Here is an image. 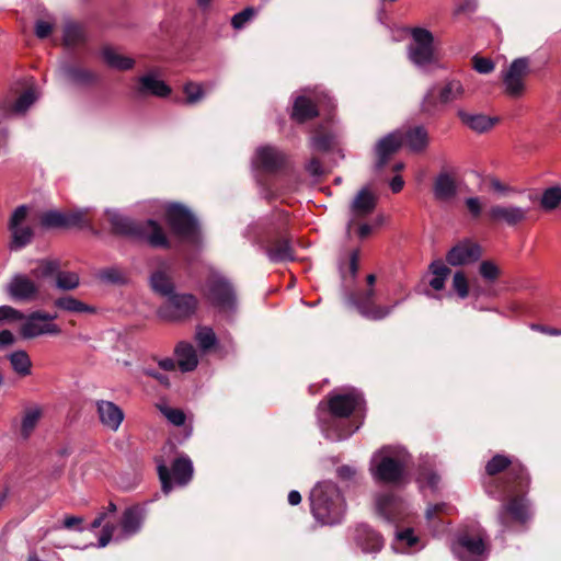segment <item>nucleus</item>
I'll return each mask as SVG.
<instances>
[{
	"instance_id": "f257e3e1",
	"label": "nucleus",
	"mask_w": 561,
	"mask_h": 561,
	"mask_svg": "<svg viewBox=\"0 0 561 561\" xmlns=\"http://www.w3.org/2000/svg\"><path fill=\"white\" fill-rule=\"evenodd\" d=\"M311 511L322 524L339 523L345 512V503L337 486L329 481L318 483L310 493Z\"/></svg>"
},
{
	"instance_id": "f03ea898",
	"label": "nucleus",
	"mask_w": 561,
	"mask_h": 561,
	"mask_svg": "<svg viewBox=\"0 0 561 561\" xmlns=\"http://www.w3.org/2000/svg\"><path fill=\"white\" fill-rule=\"evenodd\" d=\"M113 230L119 234H129L146 240L150 245L168 247V239L161 226L154 220H147L142 225H136L117 211H106Z\"/></svg>"
},
{
	"instance_id": "7ed1b4c3",
	"label": "nucleus",
	"mask_w": 561,
	"mask_h": 561,
	"mask_svg": "<svg viewBox=\"0 0 561 561\" xmlns=\"http://www.w3.org/2000/svg\"><path fill=\"white\" fill-rule=\"evenodd\" d=\"M204 297L220 311L233 312L237 309L238 298L234 286L219 272H211L207 277Z\"/></svg>"
},
{
	"instance_id": "20e7f679",
	"label": "nucleus",
	"mask_w": 561,
	"mask_h": 561,
	"mask_svg": "<svg viewBox=\"0 0 561 561\" xmlns=\"http://www.w3.org/2000/svg\"><path fill=\"white\" fill-rule=\"evenodd\" d=\"M369 471L376 482L397 484L404 477L405 463L401 457L392 456L389 448H382L373 456Z\"/></svg>"
},
{
	"instance_id": "39448f33",
	"label": "nucleus",
	"mask_w": 561,
	"mask_h": 561,
	"mask_svg": "<svg viewBox=\"0 0 561 561\" xmlns=\"http://www.w3.org/2000/svg\"><path fill=\"white\" fill-rule=\"evenodd\" d=\"M465 88L457 79L446 80L440 87L433 85L421 102V111L427 115L438 113L445 105L462 99Z\"/></svg>"
},
{
	"instance_id": "423d86ee",
	"label": "nucleus",
	"mask_w": 561,
	"mask_h": 561,
	"mask_svg": "<svg viewBox=\"0 0 561 561\" xmlns=\"http://www.w3.org/2000/svg\"><path fill=\"white\" fill-rule=\"evenodd\" d=\"M412 41L408 47L409 59L416 67L423 68L436 62L433 34L422 27L411 31Z\"/></svg>"
},
{
	"instance_id": "0eeeda50",
	"label": "nucleus",
	"mask_w": 561,
	"mask_h": 561,
	"mask_svg": "<svg viewBox=\"0 0 561 561\" xmlns=\"http://www.w3.org/2000/svg\"><path fill=\"white\" fill-rule=\"evenodd\" d=\"M142 520L144 516L138 507L133 506L126 508L121 520V533L115 535L116 526L110 523L105 524L98 546L103 548L107 546L113 538L121 540L137 534L141 528Z\"/></svg>"
},
{
	"instance_id": "6e6552de",
	"label": "nucleus",
	"mask_w": 561,
	"mask_h": 561,
	"mask_svg": "<svg viewBox=\"0 0 561 561\" xmlns=\"http://www.w3.org/2000/svg\"><path fill=\"white\" fill-rule=\"evenodd\" d=\"M57 314L34 311L22 320L20 334L24 339H35L42 335L56 336L61 333L60 327L55 323Z\"/></svg>"
},
{
	"instance_id": "1a4fd4ad",
	"label": "nucleus",
	"mask_w": 561,
	"mask_h": 561,
	"mask_svg": "<svg viewBox=\"0 0 561 561\" xmlns=\"http://www.w3.org/2000/svg\"><path fill=\"white\" fill-rule=\"evenodd\" d=\"M529 72V59L527 57L514 59L506 71L503 72L504 92L511 98H522L526 92L525 81Z\"/></svg>"
},
{
	"instance_id": "9d476101",
	"label": "nucleus",
	"mask_w": 561,
	"mask_h": 561,
	"mask_svg": "<svg viewBox=\"0 0 561 561\" xmlns=\"http://www.w3.org/2000/svg\"><path fill=\"white\" fill-rule=\"evenodd\" d=\"M198 307V299L192 294H172L159 316L165 320H182L192 317Z\"/></svg>"
},
{
	"instance_id": "9b49d317",
	"label": "nucleus",
	"mask_w": 561,
	"mask_h": 561,
	"mask_svg": "<svg viewBox=\"0 0 561 561\" xmlns=\"http://www.w3.org/2000/svg\"><path fill=\"white\" fill-rule=\"evenodd\" d=\"M5 291L12 301L28 304L39 297V285L28 275L18 273L7 284Z\"/></svg>"
},
{
	"instance_id": "f8f14e48",
	"label": "nucleus",
	"mask_w": 561,
	"mask_h": 561,
	"mask_svg": "<svg viewBox=\"0 0 561 561\" xmlns=\"http://www.w3.org/2000/svg\"><path fill=\"white\" fill-rule=\"evenodd\" d=\"M28 209L26 206H19L12 214L9 222L11 232L10 249L13 251L21 250L27 245L33 238L32 228L25 224Z\"/></svg>"
},
{
	"instance_id": "ddd939ff",
	"label": "nucleus",
	"mask_w": 561,
	"mask_h": 561,
	"mask_svg": "<svg viewBox=\"0 0 561 561\" xmlns=\"http://www.w3.org/2000/svg\"><path fill=\"white\" fill-rule=\"evenodd\" d=\"M167 219L173 232L182 238H194L197 231V222L193 215L183 206L169 205Z\"/></svg>"
},
{
	"instance_id": "4468645a",
	"label": "nucleus",
	"mask_w": 561,
	"mask_h": 561,
	"mask_svg": "<svg viewBox=\"0 0 561 561\" xmlns=\"http://www.w3.org/2000/svg\"><path fill=\"white\" fill-rule=\"evenodd\" d=\"M453 551L460 561H485L486 549L481 535H460L453 546Z\"/></svg>"
},
{
	"instance_id": "2eb2a0df",
	"label": "nucleus",
	"mask_w": 561,
	"mask_h": 561,
	"mask_svg": "<svg viewBox=\"0 0 561 561\" xmlns=\"http://www.w3.org/2000/svg\"><path fill=\"white\" fill-rule=\"evenodd\" d=\"M482 255L480 244L472 239L457 241L446 253V262L451 266L470 265Z\"/></svg>"
},
{
	"instance_id": "dca6fc26",
	"label": "nucleus",
	"mask_w": 561,
	"mask_h": 561,
	"mask_svg": "<svg viewBox=\"0 0 561 561\" xmlns=\"http://www.w3.org/2000/svg\"><path fill=\"white\" fill-rule=\"evenodd\" d=\"M377 196L367 187L362 188L355 195L350 207V219L347 222V232H352L353 226L357 220H364L376 207Z\"/></svg>"
},
{
	"instance_id": "f3484780",
	"label": "nucleus",
	"mask_w": 561,
	"mask_h": 561,
	"mask_svg": "<svg viewBox=\"0 0 561 561\" xmlns=\"http://www.w3.org/2000/svg\"><path fill=\"white\" fill-rule=\"evenodd\" d=\"M529 208L516 205L497 204L490 207L488 217L495 224L514 227L527 220Z\"/></svg>"
},
{
	"instance_id": "a211bd4d",
	"label": "nucleus",
	"mask_w": 561,
	"mask_h": 561,
	"mask_svg": "<svg viewBox=\"0 0 561 561\" xmlns=\"http://www.w3.org/2000/svg\"><path fill=\"white\" fill-rule=\"evenodd\" d=\"M364 400L362 394L352 390L346 393L333 394L329 400L330 412L336 417H347L354 411L360 409Z\"/></svg>"
},
{
	"instance_id": "6ab92c4d",
	"label": "nucleus",
	"mask_w": 561,
	"mask_h": 561,
	"mask_svg": "<svg viewBox=\"0 0 561 561\" xmlns=\"http://www.w3.org/2000/svg\"><path fill=\"white\" fill-rule=\"evenodd\" d=\"M376 512L387 522H398L402 517L404 503L392 492L380 493L375 500Z\"/></svg>"
},
{
	"instance_id": "aec40b11",
	"label": "nucleus",
	"mask_w": 561,
	"mask_h": 561,
	"mask_svg": "<svg viewBox=\"0 0 561 561\" xmlns=\"http://www.w3.org/2000/svg\"><path fill=\"white\" fill-rule=\"evenodd\" d=\"M375 289L368 288L366 291L351 297L352 302L358 311L367 318L379 320L390 313L389 308L377 307L374 305Z\"/></svg>"
},
{
	"instance_id": "412c9836",
	"label": "nucleus",
	"mask_w": 561,
	"mask_h": 561,
	"mask_svg": "<svg viewBox=\"0 0 561 561\" xmlns=\"http://www.w3.org/2000/svg\"><path fill=\"white\" fill-rule=\"evenodd\" d=\"M285 163V154L276 147L262 146L256 149L253 164L266 172H274Z\"/></svg>"
},
{
	"instance_id": "4be33fe9",
	"label": "nucleus",
	"mask_w": 561,
	"mask_h": 561,
	"mask_svg": "<svg viewBox=\"0 0 561 561\" xmlns=\"http://www.w3.org/2000/svg\"><path fill=\"white\" fill-rule=\"evenodd\" d=\"M136 92L138 95H154L165 98L171 93V89L154 72H148L137 80Z\"/></svg>"
},
{
	"instance_id": "5701e85b",
	"label": "nucleus",
	"mask_w": 561,
	"mask_h": 561,
	"mask_svg": "<svg viewBox=\"0 0 561 561\" xmlns=\"http://www.w3.org/2000/svg\"><path fill=\"white\" fill-rule=\"evenodd\" d=\"M403 144V133L393 131L381 138L376 145L377 169H381L388 161L389 157L397 152Z\"/></svg>"
},
{
	"instance_id": "b1692460",
	"label": "nucleus",
	"mask_w": 561,
	"mask_h": 561,
	"mask_svg": "<svg viewBox=\"0 0 561 561\" xmlns=\"http://www.w3.org/2000/svg\"><path fill=\"white\" fill-rule=\"evenodd\" d=\"M96 408L102 425L113 432H116L124 420V412L122 409L114 402L105 400L98 401Z\"/></svg>"
},
{
	"instance_id": "393cba45",
	"label": "nucleus",
	"mask_w": 561,
	"mask_h": 561,
	"mask_svg": "<svg viewBox=\"0 0 561 561\" xmlns=\"http://www.w3.org/2000/svg\"><path fill=\"white\" fill-rule=\"evenodd\" d=\"M458 117L461 123L476 133H485L492 129L500 118L496 116H488L482 113H468L463 110L458 111Z\"/></svg>"
},
{
	"instance_id": "a878e982",
	"label": "nucleus",
	"mask_w": 561,
	"mask_h": 561,
	"mask_svg": "<svg viewBox=\"0 0 561 561\" xmlns=\"http://www.w3.org/2000/svg\"><path fill=\"white\" fill-rule=\"evenodd\" d=\"M176 364L181 371H192L198 365V356L195 347L186 342H181L174 350Z\"/></svg>"
},
{
	"instance_id": "bb28decb",
	"label": "nucleus",
	"mask_w": 561,
	"mask_h": 561,
	"mask_svg": "<svg viewBox=\"0 0 561 561\" xmlns=\"http://www.w3.org/2000/svg\"><path fill=\"white\" fill-rule=\"evenodd\" d=\"M434 196L438 201H449L457 194V185L455 179L448 173H439L434 182Z\"/></svg>"
},
{
	"instance_id": "cd10ccee",
	"label": "nucleus",
	"mask_w": 561,
	"mask_h": 561,
	"mask_svg": "<svg viewBox=\"0 0 561 561\" xmlns=\"http://www.w3.org/2000/svg\"><path fill=\"white\" fill-rule=\"evenodd\" d=\"M150 286L152 290L165 298L174 294V284L172 277L165 268L153 272L150 276Z\"/></svg>"
},
{
	"instance_id": "c85d7f7f",
	"label": "nucleus",
	"mask_w": 561,
	"mask_h": 561,
	"mask_svg": "<svg viewBox=\"0 0 561 561\" xmlns=\"http://www.w3.org/2000/svg\"><path fill=\"white\" fill-rule=\"evenodd\" d=\"M510 514L514 519L524 522L527 518V505L522 497L514 496L507 504L502 506L499 518L505 524V515Z\"/></svg>"
},
{
	"instance_id": "c756f323",
	"label": "nucleus",
	"mask_w": 561,
	"mask_h": 561,
	"mask_svg": "<svg viewBox=\"0 0 561 561\" xmlns=\"http://www.w3.org/2000/svg\"><path fill=\"white\" fill-rule=\"evenodd\" d=\"M172 476L176 484L185 485L193 477V463L188 457H179L172 465Z\"/></svg>"
},
{
	"instance_id": "7c9ffc66",
	"label": "nucleus",
	"mask_w": 561,
	"mask_h": 561,
	"mask_svg": "<svg viewBox=\"0 0 561 561\" xmlns=\"http://www.w3.org/2000/svg\"><path fill=\"white\" fill-rule=\"evenodd\" d=\"M403 141L412 151L421 152L428 145V134L424 127L417 126L403 134Z\"/></svg>"
},
{
	"instance_id": "2f4dec72",
	"label": "nucleus",
	"mask_w": 561,
	"mask_h": 561,
	"mask_svg": "<svg viewBox=\"0 0 561 561\" xmlns=\"http://www.w3.org/2000/svg\"><path fill=\"white\" fill-rule=\"evenodd\" d=\"M318 115L317 106L306 96H298L294 103L293 117L302 123Z\"/></svg>"
},
{
	"instance_id": "473e14b6",
	"label": "nucleus",
	"mask_w": 561,
	"mask_h": 561,
	"mask_svg": "<svg viewBox=\"0 0 561 561\" xmlns=\"http://www.w3.org/2000/svg\"><path fill=\"white\" fill-rule=\"evenodd\" d=\"M103 58L105 62L117 70H128L134 67V59L127 56L119 54L116 49L112 47H106L102 51Z\"/></svg>"
},
{
	"instance_id": "72a5a7b5",
	"label": "nucleus",
	"mask_w": 561,
	"mask_h": 561,
	"mask_svg": "<svg viewBox=\"0 0 561 561\" xmlns=\"http://www.w3.org/2000/svg\"><path fill=\"white\" fill-rule=\"evenodd\" d=\"M42 414V409L37 405L24 410V414L21 422V436L23 439H27L31 436V434L37 426V423L41 420Z\"/></svg>"
},
{
	"instance_id": "f704fd0d",
	"label": "nucleus",
	"mask_w": 561,
	"mask_h": 561,
	"mask_svg": "<svg viewBox=\"0 0 561 561\" xmlns=\"http://www.w3.org/2000/svg\"><path fill=\"white\" fill-rule=\"evenodd\" d=\"M12 369L21 377L30 376L32 373V360L25 351H15L8 356Z\"/></svg>"
},
{
	"instance_id": "c9c22d12",
	"label": "nucleus",
	"mask_w": 561,
	"mask_h": 561,
	"mask_svg": "<svg viewBox=\"0 0 561 561\" xmlns=\"http://www.w3.org/2000/svg\"><path fill=\"white\" fill-rule=\"evenodd\" d=\"M337 145V136L333 133H325L322 129H318L310 140L311 148L321 152H327Z\"/></svg>"
},
{
	"instance_id": "e433bc0d",
	"label": "nucleus",
	"mask_w": 561,
	"mask_h": 561,
	"mask_svg": "<svg viewBox=\"0 0 561 561\" xmlns=\"http://www.w3.org/2000/svg\"><path fill=\"white\" fill-rule=\"evenodd\" d=\"M433 278L430 285L435 290H442L445 287V280L450 274V268L440 260L434 261L430 265Z\"/></svg>"
},
{
	"instance_id": "4c0bfd02",
	"label": "nucleus",
	"mask_w": 561,
	"mask_h": 561,
	"mask_svg": "<svg viewBox=\"0 0 561 561\" xmlns=\"http://www.w3.org/2000/svg\"><path fill=\"white\" fill-rule=\"evenodd\" d=\"M267 256L273 262L294 260L293 249L287 240H280L272 244L267 250Z\"/></svg>"
},
{
	"instance_id": "58836bf2",
	"label": "nucleus",
	"mask_w": 561,
	"mask_h": 561,
	"mask_svg": "<svg viewBox=\"0 0 561 561\" xmlns=\"http://www.w3.org/2000/svg\"><path fill=\"white\" fill-rule=\"evenodd\" d=\"M55 306L61 310L69 312H78V313H92L94 312V308L78 300L72 296L60 297L55 300Z\"/></svg>"
},
{
	"instance_id": "ea45409f",
	"label": "nucleus",
	"mask_w": 561,
	"mask_h": 561,
	"mask_svg": "<svg viewBox=\"0 0 561 561\" xmlns=\"http://www.w3.org/2000/svg\"><path fill=\"white\" fill-rule=\"evenodd\" d=\"M83 27L75 22H67L64 26V44L68 47L77 46L84 41Z\"/></svg>"
},
{
	"instance_id": "a19ab883",
	"label": "nucleus",
	"mask_w": 561,
	"mask_h": 561,
	"mask_svg": "<svg viewBox=\"0 0 561 561\" xmlns=\"http://www.w3.org/2000/svg\"><path fill=\"white\" fill-rule=\"evenodd\" d=\"M540 206L546 211H551L561 206V185H554L543 191Z\"/></svg>"
},
{
	"instance_id": "79ce46f5",
	"label": "nucleus",
	"mask_w": 561,
	"mask_h": 561,
	"mask_svg": "<svg viewBox=\"0 0 561 561\" xmlns=\"http://www.w3.org/2000/svg\"><path fill=\"white\" fill-rule=\"evenodd\" d=\"M365 538L358 536L357 541L365 552H377L382 548V538L370 529H364Z\"/></svg>"
},
{
	"instance_id": "37998d69",
	"label": "nucleus",
	"mask_w": 561,
	"mask_h": 561,
	"mask_svg": "<svg viewBox=\"0 0 561 561\" xmlns=\"http://www.w3.org/2000/svg\"><path fill=\"white\" fill-rule=\"evenodd\" d=\"M88 211V209H75L65 213L66 228H91Z\"/></svg>"
},
{
	"instance_id": "c03bdc74",
	"label": "nucleus",
	"mask_w": 561,
	"mask_h": 561,
	"mask_svg": "<svg viewBox=\"0 0 561 561\" xmlns=\"http://www.w3.org/2000/svg\"><path fill=\"white\" fill-rule=\"evenodd\" d=\"M56 286L61 290H73L79 284V275L75 272H58L56 273Z\"/></svg>"
},
{
	"instance_id": "a18cd8bd",
	"label": "nucleus",
	"mask_w": 561,
	"mask_h": 561,
	"mask_svg": "<svg viewBox=\"0 0 561 561\" xmlns=\"http://www.w3.org/2000/svg\"><path fill=\"white\" fill-rule=\"evenodd\" d=\"M183 92L185 94V103L190 104V105L201 102L205 98V94H206V91L201 83H196V82H192V81L187 82L183 87Z\"/></svg>"
},
{
	"instance_id": "49530a36",
	"label": "nucleus",
	"mask_w": 561,
	"mask_h": 561,
	"mask_svg": "<svg viewBox=\"0 0 561 561\" xmlns=\"http://www.w3.org/2000/svg\"><path fill=\"white\" fill-rule=\"evenodd\" d=\"M59 270L58 261L43 260L38 262L36 268L31 271V275L35 278H46L56 275Z\"/></svg>"
},
{
	"instance_id": "de8ad7c7",
	"label": "nucleus",
	"mask_w": 561,
	"mask_h": 561,
	"mask_svg": "<svg viewBox=\"0 0 561 561\" xmlns=\"http://www.w3.org/2000/svg\"><path fill=\"white\" fill-rule=\"evenodd\" d=\"M41 224L45 228H66L65 213L49 210L42 215Z\"/></svg>"
},
{
	"instance_id": "09e8293b",
	"label": "nucleus",
	"mask_w": 561,
	"mask_h": 561,
	"mask_svg": "<svg viewBox=\"0 0 561 561\" xmlns=\"http://www.w3.org/2000/svg\"><path fill=\"white\" fill-rule=\"evenodd\" d=\"M98 278L105 284H122L125 275L118 267H106L98 272Z\"/></svg>"
},
{
	"instance_id": "8fccbe9b",
	"label": "nucleus",
	"mask_w": 561,
	"mask_h": 561,
	"mask_svg": "<svg viewBox=\"0 0 561 561\" xmlns=\"http://www.w3.org/2000/svg\"><path fill=\"white\" fill-rule=\"evenodd\" d=\"M66 73L69 79L77 83L89 84L96 80L95 73L87 69L68 68Z\"/></svg>"
},
{
	"instance_id": "3c124183",
	"label": "nucleus",
	"mask_w": 561,
	"mask_h": 561,
	"mask_svg": "<svg viewBox=\"0 0 561 561\" xmlns=\"http://www.w3.org/2000/svg\"><path fill=\"white\" fill-rule=\"evenodd\" d=\"M512 461L508 457L503 455H495L485 466V471L489 476H495L499 472L507 469Z\"/></svg>"
},
{
	"instance_id": "603ef678",
	"label": "nucleus",
	"mask_w": 561,
	"mask_h": 561,
	"mask_svg": "<svg viewBox=\"0 0 561 561\" xmlns=\"http://www.w3.org/2000/svg\"><path fill=\"white\" fill-rule=\"evenodd\" d=\"M37 100V94L34 89L26 90L19 96L13 105V111L16 113H24Z\"/></svg>"
},
{
	"instance_id": "864d4df0",
	"label": "nucleus",
	"mask_w": 561,
	"mask_h": 561,
	"mask_svg": "<svg viewBox=\"0 0 561 561\" xmlns=\"http://www.w3.org/2000/svg\"><path fill=\"white\" fill-rule=\"evenodd\" d=\"M196 340L201 348L209 350L216 344V335L213 329L204 327L199 328L196 332Z\"/></svg>"
},
{
	"instance_id": "5fc2aeb1",
	"label": "nucleus",
	"mask_w": 561,
	"mask_h": 561,
	"mask_svg": "<svg viewBox=\"0 0 561 561\" xmlns=\"http://www.w3.org/2000/svg\"><path fill=\"white\" fill-rule=\"evenodd\" d=\"M453 288L461 299L469 294L468 280L462 271H457L453 276Z\"/></svg>"
},
{
	"instance_id": "6e6d98bb",
	"label": "nucleus",
	"mask_w": 561,
	"mask_h": 561,
	"mask_svg": "<svg viewBox=\"0 0 561 561\" xmlns=\"http://www.w3.org/2000/svg\"><path fill=\"white\" fill-rule=\"evenodd\" d=\"M479 272L488 282H494L500 275V268L492 261H482L479 266Z\"/></svg>"
},
{
	"instance_id": "4d7b16f0",
	"label": "nucleus",
	"mask_w": 561,
	"mask_h": 561,
	"mask_svg": "<svg viewBox=\"0 0 561 561\" xmlns=\"http://www.w3.org/2000/svg\"><path fill=\"white\" fill-rule=\"evenodd\" d=\"M256 14V11L249 7L242 10L241 12L234 14L231 19V25L240 30L249 21H251Z\"/></svg>"
},
{
	"instance_id": "13d9d810",
	"label": "nucleus",
	"mask_w": 561,
	"mask_h": 561,
	"mask_svg": "<svg viewBox=\"0 0 561 561\" xmlns=\"http://www.w3.org/2000/svg\"><path fill=\"white\" fill-rule=\"evenodd\" d=\"M396 540L398 543L403 545L410 549L415 548L420 541L419 537L414 535V531L411 528L398 531L396 535Z\"/></svg>"
},
{
	"instance_id": "bf43d9fd",
	"label": "nucleus",
	"mask_w": 561,
	"mask_h": 561,
	"mask_svg": "<svg viewBox=\"0 0 561 561\" xmlns=\"http://www.w3.org/2000/svg\"><path fill=\"white\" fill-rule=\"evenodd\" d=\"M158 474L161 481L162 491L168 494L172 490L170 471L163 460H157Z\"/></svg>"
},
{
	"instance_id": "052dcab7",
	"label": "nucleus",
	"mask_w": 561,
	"mask_h": 561,
	"mask_svg": "<svg viewBox=\"0 0 561 561\" xmlns=\"http://www.w3.org/2000/svg\"><path fill=\"white\" fill-rule=\"evenodd\" d=\"M162 413L175 426H181L185 423L186 416L180 409L164 408Z\"/></svg>"
},
{
	"instance_id": "680f3d73",
	"label": "nucleus",
	"mask_w": 561,
	"mask_h": 561,
	"mask_svg": "<svg viewBox=\"0 0 561 561\" xmlns=\"http://www.w3.org/2000/svg\"><path fill=\"white\" fill-rule=\"evenodd\" d=\"M472 66L479 73H490L494 70V62L490 58L474 56L472 58Z\"/></svg>"
},
{
	"instance_id": "e2e57ef3",
	"label": "nucleus",
	"mask_w": 561,
	"mask_h": 561,
	"mask_svg": "<svg viewBox=\"0 0 561 561\" xmlns=\"http://www.w3.org/2000/svg\"><path fill=\"white\" fill-rule=\"evenodd\" d=\"M25 318V314L11 307V306H1L0 307V322L4 321V320H19V321H22L23 319Z\"/></svg>"
},
{
	"instance_id": "0e129e2a",
	"label": "nucleus",
	"mask_w": 561,
	"mask_h": 561,
	"mask_svg": "<svg viewBox=\"0 0 561 561\" xmlns=\"http://www.w3.org/2000/svg\"><path fill=\"white\" fill-rule=\"evenodd\" d=\"M420 484L427 485L432 490H436L439 483V476L433 471L424 470L419 476Z\"/></svg>"
},
{
	"instance_id": "69168bd1",
	"label": "nucleus",
	"mask_w": 561,
	"mask_h": 561,
	"mask_svg": "<svg viewBox=\"0 0 561 561\" xmlns=\"http://www.w3.org/2000/svg\"><path fill=\"white\" fill-rule=\"evenodd\" d=\"M83 518L80 516L69 515L62 520L61 527L69 530L83 531L82 527Z\"/></svg>"
},
{
	"instance_id": "338daca9",
	"label": "nucleus",
	"mask_w": 561,
	"mask_h": 561,
	"mask_svg": "<svg viewBox=\"0 0 561 561\" xmlns=\"http://www.w3.org/2000/svg\"><path fill=\"white\" fill-rule=\"evenodd\" d=\"M54 24L48 20H37L35 23V34L38 38H46L53 31Z\"/></svg>"
},
{
	"instance_id": "774afa93",
	"label": "nucleus",
	"mask_w": 561,
	"mask_h": 561,
	"mask_svg": "<svg viewBox=\"0 0 561 561\" xmlns=\"http://www.w3.org/2000/svg\"><path fill=\"white\" fill-rule=\"evenodd\" d=\"M465 204L472 217H480L482 213V203L479 197H469L465 201Z\"/></svg>"
}]
</instances>
